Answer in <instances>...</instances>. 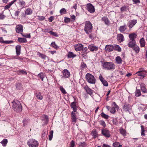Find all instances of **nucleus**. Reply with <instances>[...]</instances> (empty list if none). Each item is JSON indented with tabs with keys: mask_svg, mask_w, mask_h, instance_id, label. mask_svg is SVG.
Here are the masks:
<instances>
[{
	"mask_svg": "<svg viewBox=\"0 0 147 147\" xmlns=\"http://www.w3.org/2000/svg\"><path fill=\"white\" fill-rule=\"evenodd\" d=\"M124 37L123 34H118L117 37V39L119 42H121L124 40Z\"/></svg>",
	"mask_w": 147,
	"mask_h": 147,
	"instance_id": "obj_18",
	"label": "nucleus"
},
{
	"mask_svg": "<svg viewBox=\"0 0 147 147\" xmlns=\"http://www.w3.org/2000/svg\"><path fill=\"white\" fill-rule=\"evenodd\" d=\"M135 43L136 42L135 41L130 40L129 41V42L127 45L129 47L133 48L136 45Z\"/></svg>",
	"mask_w": 147,
	"mask_h": 147,
	"instance_id": "obj_22",
	"label": "nucleus"
},
{
	"mask_svg": "<svg viewBox=\"0 0 147 147\" xmlns=\"http://www.w3.org/2000/svg\"><path fill=\"white\" fill-rule=\"evenodd\" d=\"M102 20L104 22L105 24L109 26L110 24V21L107 17L104 16L102 18Z\"/></svg>",
	"mask_w": 147,
	"mask_h": 147,
	"instance_id": "obj_19",
	"label": "nucleus"
},
{
	"mask_svg": "<svg viewBox=\"0 0 147 147\" xmlns=\"http://www.w3.org/2000/svg\"><path fill=\"white\" fill-rule=\"evenodd\" d=\"M141 135L142 136H145V134L144 133L145 130L144 129V127L142 125H141Z\"/></svg>",
	"mask_w": 147,
	"mask_h": 147,
	"instance_id": "obj_40",
	"label": "nucleus"
},
{
	"mask_svg": "<svg viewBox=\"0 0 147 147\" xmlns=\"http://www.w3.org/2000/svg\"><path fill=\"white\" fill-rule=\"evenodd\" d=\"M102 66L104 69L107 70H114L115 68V65L111 62H103Z\"/></svg>",
	"mask_w": 147,
	"mask_h": 147,
	"instance_id": "obj_2",
	"label": "nucleus"
},
{
	"mask_svg": "<svg viewBox=\"0 0 147 147\" xmlns=\"http://www.w3.org/2000/svg\"><path fill=\"white\" fill-rule=\"evenodd\" d=\"M112 106L113 107H114L117 110H118L119 109L118 106L115 102H112Z\"/></svg>",
	"mask_w": 147,
	"mask_h": 147,
	"instance_id": "obj_48",
	"label": "nucleus"
},
{
	"mask_svg": "<svg viewBox=\"0 0 147 147\" xmlns=\"http://www.w3.org/2000/svg\"><path fill=\"white\" fill-rule=\"evenodd\" d=\"M144 73L145 74V73H147V71L144 70V69L141 68H140L139 71L137 72V73Z\"/></svg>",
	"mask_w": 147,
	"mask_h": 147,
	"instance_id": "obj_47",
	"label": "nucleus"
},
{
	"mask_svg": "<svg viewBox=\"0 0 147 147\" xmlns=\"http://www.w3.org/2000/svg\"><path fill=\"white\" fill-rule=\"evenodd\" d=\"M91 134L94 138L98 137V133L96 130H93L92 131Z\"/></svg>",
	"mask_w": 147,
	"mask_h": 147,
	"instance_id": "obj_24",
	"label": "nucleus"
},
{
	"mask_svg": "<svg viewBox=\"0 0 147 147\" xmlns=\"http://www.w3.org/2000/svg\"><path fill=\"white\" fill-rule=\"evenodd\" d=\"M86 79L88 82L91 84L95 83L96 80L93 75L89 73H87L86 75Z\"/></svg>",
	"mask_w": 147,
	"mask_h": 147,
	"instance_id": "obj_4",
	"label": "nucleus"
},
{
	"mask_svg": "<svg viewBox=\"0 0 147 147\" xmlns=\"http://www.w3.org/2000/svg\"><path fill=\"white\" fill-rule=\"evenodd\" d=\"M75 146V142L74 140H72L70 142V147H74Z\"/></svg>",
	"mask_w": 147,
	"mask_h": 147,
	"instance_id": "obj_60",
	"label": "nucleus"
},
{
	"mask_svg": "<svg viewBox=\"0 0 147 147\" xmlns=\"http://www.w3.org/2000/svg\"><path fill=\"white\" fill-rule=\"evenodd\" d=\"M27 144L29 147H37L38 145V143L35 139H29Z\"/></svg>",
	"mask_w": 147,
	"mask_h": 147,
	"instance_id": "obj_5",
	"label": "nucleus"
},
{
	"mask_svg": "<svg viewBox=\"0 0 147 147\" xmlns=\"http://www.w3.org/2000/svg\"><path fill=\"white\" fill-rule=\"evenodd\" d=\"M101 116L102 117L106 119H107L109 117V116L108 115L105 114L103 112H102L101 113Z\"/></svg>",
	"mask_w": 147,
	"mask_h": 147,
	"instance_id": "obj_43",
	"label": "nucleus"
},
{
	"mask_svg": "<svg viewBox=\"0 0 147 147\" xmlns=\"http://www.w3.org/2000/svg\"><path fill=\"white\" fill-rule=\"evenodd\" d=\"M18 41L20 42L25 43L27 42L26 39L24 38H19Z\"/></svg>",
	"mask_w": 147,
	"mask_h": 147,
	"instance_id": "obj_30",
	"label": "nucleus"
},
{
	"mask_svg": "<svg viewBox=\"0 0 147 147\" xmlns=\"http://www.w3.org/2000/svg\"><path fill=\"white\" fill-rule=\"evenodd\" d=\"M35 96L38 99L40 100H41L42 99V96L41 95L40 92L36 93L35 94Z\"/></svg>",
	"mask_w": 147,
	"mask_h": 147,
	"instance_id": "obj_33",
	"label": "nucleus"
},
{
	"mask_svg": "<svg viewBox=\"0 0 147 147\" xmlns=\"http://www.w3.org/2000/svg\"><path fill=\"white\" fill-rule=\"evenodd\" d=\"M16 31L17 33L22 34V33L23 32L22 25L21 24L16 25Z\"/></svg>",
	"mask_w": 147,
	"mask_h": 147,
	"instance_id": "obj_8",
	"label": "nucleus"
},
{
	"mask_svg": "<svg viewBox=\"0 0 147 147\" xmlns=\"http://www.w3.org/2000/svg\"><path fill=\"white\" fill-rule=\"evenodd\" d=\"M70 21V19L68 18L65 17L64 19V22L65 23H68Z\"/></svg>",
	"mask_w": 147,
	"mask_h": 147,
	"instance_id": "obj_56",
	"label": "nucleus"
},
{
	"mask_svg": "<svg viewBox=\"0 0 147 147\" xmlns=\"http://www.w3.org/2000/svg\"><path fill=\"white\" fill-rule=\"evenodd\" d=\"M135 34L134 33L131 34H129V37L131 40L135 41L134 40Z\"/></svg>",
	"mask_w": 147,
	"mask_h": 147,
	"instance_id": "obj_31",
	"label": "nucleus"
},
{
	"mask_svg": "<svg viewBox=\"0 0 147 147\" xmlns=\"http://www.w3.org/2000/svg\"><path fill=\"white\" fill-rule=\"evenodd\" d=\"M101 134L106 138H109L111 136L110 131L107 128L102 129L101 130Z\"/></svg>",
	"mask_w": 147,
	"mask_h": 147,
	"instance_id": "obj_6",
	"label": "nucleus"
},
{
	"mask_svg": "<svg viewBox=\"0 0 147 147\" xmlns=\"http://www.w3.org/2000/svg\"><path fill=\"white\" fill-rule=\"evenodd\" d=\"M71 106L73 109V111L76 112L77 110L76 102H74L71 103Z\"/></svg>",
	"mask_w": 147,
	"mask_h": 147,
	"instance_id": "obj_20",
	"label": "nucleus"
},
{
	"mask_svg": "<svg viewBox=\"0 0 147 147\" xmlns=\"http://www.w3.org/2000/svg\"><path fill=\"white\" fill-rule=\"evenodd\" d=\"M76 56V55H74L72 52H69L67 55V56L68 58H73Z\"/></svg>",
	"mask_w": 147,
	"mask_h": 147,
	"instance_id": "obj_36",
	"label": "nucleus"
},
{
	"mask_svg": "<svg viewBox=\"0 0 147 147\" xmlns=\"http://www.w3.org/2000/svg\"><path fill=\"white\" fill-rule=\"evenodd\" d=\"M100 124L103 127H106V124L104 121L101 120L100 121Z\"/></svg>",
	"mask_w": 147,
	"mask_h": 147,
	"instance_id": "obj_51",
	"label": "nucleus"
},
{
	"mask_svg": "<svg viewBox=\"0 0 147 147\" xmlns=\"http://www.w3.org/2000/svg\"><path fill=\"white\" fill-rule=\"evenodd\" d=\"M44 119H42V121H44L45 124H47L49 121V118L48 116L46 115H44Z\"/></svg>",
	"mask_w": 147,
	"mask_h": 147,
	"instance_id": "obj_29",
	"label": "nucleus"
},
{
	"mask_svg": "<svg viewBox=\"0 0 147 147\" xmlns=\"http://www.w3.org/2000/svg\"><path fill=\"white\" fill-rule=\"evenodd\" d=\"M51 46L55 49L57 48V46L55 42H52L51 44Z\"/></svg>",
	"mask_w": 147,
	"mask_h": 147,
	"instance_id": "obj_55",
	"label": "nucleus"
},
{
	"mask_svg": "<svg viewBox=\"0 0 147 147\" xmlns=\"http://www.w3.org/2000/svg\"><path fill=\"white\" fill-rule=\"evenodd\" d=\"M126 29V26H120L119 30L121 32H124Z\"/></svg>",
	"mask_w": 147,
	"mask_h": 147,
	"instance_id": "obj_34",
	"label": "nucleus"
},
{
	"mask_svg": "<svg viewBox=\"0 0 147 147\" xmlns=\"http://www.w3.org/2000/svg\"><path fill=\"white\" fill-rule=\"evenodd\" d=\"M38 19L40 21H42L44 20L45 19V17L43 16H38Z\"/></svg>",
	"mask_w": 147,
	"mask_h": 147,
	"instance_id": "obj_63",
	"label": "nucleus"
},
{
	"mask_svg": "<svg viewBox=\"0 0 147 147\" xmlns=\"http://www.w3.org/2000/svg\"><path fill=\"white\" fill-rule=\"evenodd\" d=\"M53 130H51L50 132L49 135V139L50 140H51L53 138Z\"/></svg>",
	"mask_w": 147,
	"mask_h": 147,
	"instance_id": "obj_42",
	"label": "nucleus"
},
{
	"mask_svg": "<svg viewBox=\"0 0 147 147\" xmlns=\"http://www.w3.org/2000/svg\"><path fill=\"white\" fill-rule=\"evenodd\" d=\"M104 85V86H108V83L105 80L104 81H103V82H102Z\"/></svg>",
	"mask_w": 147,
	"mask_h": 147,
	"instance_id": "obj_62",
	"label": "nucleus"
},
{
	"mask_svg": "<svg viewBox=\"0 0 147 147\" xmlns=\"http://www.w3.org/2000/svg\"><path fill=\"white\" fill-rule=\"evenodd\" d=\"M137 21L136 20H131L129 22L128 26L129 28H132L137 23Z\"/></svg>",
	"mask_w": 147,
	"mask_h": 147,
	"instance_id": "obj_14",
	"label": "nucleus"
},
{
	"mask_svg": "<svg viewBox=\"0 0 147 147\" xmlns=\"http://www.w3.org/2000/svg\"><path fill=\"white\" fill-rule=\"evenodd\" d=\"M71 18L72 20L71 21L72 22H74L75 21L76 17L74 15H73L71 16Z\"/></svg>",
	"mask_w": 147,
	"mask_h": 147,
	"instance_id": "obj_64",
	"label": "nucleus"
},
{
	"mask_svg": "<svg viewBox=\"0 0 147 147\" xmlns=\"http://www.w3.org/2000/svg\"><path fill=\"white\" fill-rule=\"evenodd\" d=\"M77 113L72 111L71 113V119L73 122L76 123V113Z\"/></svg>",
	"mask_w": 147,
	"mask_h": 147,
	"instance_id": "obj_17",
	"label": "nucleus"
},
{
	"mask_svg": "<svg viewBox=\"0 0 147 147\" xmlns=\"http://www.w3.org/2000/svg\"><path fill=\"white\" fill-rule=\"evenodd\" d=\"M7 139H3L1 142V143L3 146H5L7 143Z\"/></svg>",
	"mask_w": 147,
	"mask_h": 147,
	"instance_id": "obj_37",
	"label": "nucleus"
},
{
	"mask_svg": "<svg viewBox=\"0 0 147 147\" xmlns=\"http://www.w3.org/2000/svg\"><path fill=\"white\" fill-rule=\"evenodd\" d=\"M87 9L90 12L93 13L95 11L94 7L90 3L88 4L87 5Z\"/></svg>",
	"mask_w": 147,
	"mask_h": 147,
	"instance_id": "obj_10",
	"label": "nucleus"
},
{
	"mask_svg": "<svg viewBox=\"0 0 147 147\" xmlns=\"http://www.w3.org/2000/svg\"><path fill=\"white\" fill-rule=\"evenodd\" d=\"M115 60L117 64H120L121 63L122 60L119 56L117 57L115 59Z\"/></svg>",
	"mask_w": 147,
	"mask_h": 147,
	"instance_id": "obj_27",
	"label": "nucleus"
},
{
	"mask_svg": "<svg viewBox=\"0 0 147 147\" xmlns=\"http://www.w3.org/2000/svg\"><path fill=\"white\" fill-rule=\"evenodd\" d=\"M38 76L41 79L42 81H43V78L45 77V75L42 72L38 74Z\"/></svg>",
	"mask_w": 147,
	"mask_h": 147,
	"instance_id": "obj_35",
	"label": "nucleus"
},
{
	"mask_svg": "<svg viewBox=\"0 0 147 147\" xmlns=\"http://www.w3.org/2000/svg\"><path fill=\"white\" fill-rule=\"evenodd\" d=\"M115 50H117L118 51L120 52L121 51V49L120 47L118 45L115 46Z\"/></svg>",
	"mask_w": 147,
	"mask_h": 147,
	"instance_id": "obj_52",
	"label": "nucleus"
},
{
	"mask_svg": "<svg viewBox=\"0 0 147 147\" xmlns=\"http://www.w3.org/2000/svg\"><path fill=\"white\" fill-rule=\"evenodd\" d=\"M37 55L42 59H46V56L39 52H38V53Z\"/></svg>",
	"mask_w": 147,
	"mask_h": 147,
	"instance_id": "obj_45",
	"label": "nucleus"
},
{
	"mask_svg": "<svg viewBox=\"0 0 147 147\" xmlns=\"http://www.w3.org/2000/svg\"><path fill=\"white\" fill-rule=\"evenodd\" d=\"M16 1V0H13L10 3H9L8 4H7V5L5 6L4 7V9H8L10 7V6Z\"/></svg>",
	"mask_w": 147,
	"mask_h": 147,
	"instance_id": "obj_21",
	"label": "nucleus"
},
{
	"mask_svg": "<svg viewBox=\"0 0 147 147\" xmlns=\"http://www.w3.org/2000/svg\"><path fill=\"white\" fill-rule=\"evenodd\" d=\"M59 88L60 90L61 91V92L63 93L64 94H66L67 92H66L65 90L62 86H60Z\"/></svg>",
	"mask_w": 147,
	"mask_h": 147,
	"instance_id": "obj_49",
	"label": "nucleus"
},
{
	"mask_svg": "<svg viewBox=\"0 0 147 147\" xmlns=\"http://www.w3.org/2000/svg\"><path fill=\"white\" fill-rule=\"evenodd\" d=\"M88 49L91 51H96L98 50V48L93 44H91L88 46Z\"/></svg>",
	"mask_w": 147,
	"mask_h": 147,
	"instance_id": "obj_12",
	"label": "nucleus"
},
{
	"mask_svg": "<svg viewBox=\"0 0 147 147\" xmlns=\"http://www.w3.org/2000/svg\"><path fill=\"white\" fill-rule=\"evenodd\" d=\"M84 88L87 94H89L92 96H93L94 90H92L87 85L85 86Z\"/></svg>",
	"mask_w": 147,
	"mask_h": 147,
	"instance_id": "obj_7",
	"label": "nucleus"
},
{
	"mask_svg": "<svg viewBox=\"0 0 147 147\" xmlns=\"http://www.w3.org/2000/svg\"><path fill=\"white\" fill-rule=\"evenodd\" d=\"M127 8L126 6H123L121 7V10L122 11H126L127 10Z\"/></svg>",
	"mask_w": 147,
	"mask_h": 147,
	"instance_id": "obj_61",
	"label": "nucleus"
},
{
	"mask_svg": "<svg viewBox=\"0 0 147 147\" xmlns=\"http://www.w3.org/2000/svg\"><path fill=\"white\" fill-rule=\"evenodd\" d=\"M134 50V51L136 53H138L140 51V48L139 47L136 45L133 47Z\"/></svg>",
	"mask_w": 147,
	"mask_h": 147,
	"instance_id": "obj_28",
	"label": "nucleus"
},
{
	"mask_svg": "<svg viewBox=\"0 0 147 147\" xmlns=\"http://www.w3.org/2000/svg\"><path fill=\"white\" fill-rule=\"evenodd\" d=\"M60 13L61 15L65 14L66 13V10L64 8H63L60 11Z\"/></svg>",
	"mask_w": 147,
	"mask_h": 147,
	"instance_id": "obj_44",
	"label": "nucleus"
},
{
	"mask_svg": "<svg viewBox=\"0 0 147 147\" xmlns=\"http://www.w3.org/2000/svg\"><path fill=\"white\" fill-rule=\"evenodd\" d=\"M113 49V46L112 45H107L106 46L105 50L109 52L112 51Z\"/></svg>",
	"mask_w": 147,
	"mask_h": 147,
	"instance_id": "obj_15",
	"label": "nucleus"
},
{
	"mask_svg": "<svg viewBox=\"0 0 147 147\" xmlns=\"http://www.w3.org/2000/svg\"><path fill=\"white\" fill-rule=\"evenodd\" d=\"M88 48L86 47L84 48L83 47L82 49V57L85 59L86 58L87 54L88 53Z\"/></svg>",
	"mask_w": 147,
	"mask_h": 147,
	"instance_id": "obj_11",
	"label": "nucleus"
},
{
	"mask_svg": "<svg viewBox=\"0 0 147 147\" xmlns=\"http://www.w3.org/2000/svg\"><path fill=\"white\" fill-rule=\"evenodd\" d=\"M140 42L141 47H144L145 46V41L144 39L143 38H142L140 39Z\"/></svg>",
	"mask_w": 147,
	"mask_h": 147,
	"instance_id": "obj_25",
	"label": "nucleus"
},
{
	"mask_svg": "<svg viewBox=\"0 0 147 147\" xmlns=\"http://www.w3.org/2000/svg\"><path fill=\"white\" fill-rule=\"evenodd\" d=\"M16 88L17 89L20 90V89L22 88L21 84L20 83H18L16 84Z\"/></svg>",
	"mask_w": 147,
	"mask_h": 147,
	"instance_id": "obj_46",
	"label": "nucleus"
},
{
	"mask_svg": "<svg viewBox=\"0 0 147 147\" xmlns=\"http://www.w3.org/2000/svg\"><path fill=\"white\" fill-rule=\"evenodd\" d=\"M74 47L76 51H78L82 50L83 47V45L81 44H78L75 45Z\"/></svg>",
	"mask_w": 147,
	"mask_h": 147,
	"instance_id": "obj_13",
	"label": "nucleus"
},
{
	"mask_svg": "<svg viewBox=\"0 0 147 147\" xmlns=\"http://www.w3.org/2000/svg\"><path fill=\"white\" fill-rule=\"evenodd\" d=\"M119 130L120 133L123 136H126V131L125 130L123 129L122 128H121Z\"/></svg>",
	"mask_w": 147,
	"mask_h": 147,
	"instance_id": "obj_39",
	"label": "nucleus"
},
{
	"mask_svg": "<svg viewBox=\"0 0 147 147\" xmlns=\"http://www.w3.org/2000/svg\"><path fill=\"white\" fill-rule=\"evenodd\" d=\"M63 78H68L70 76V73L69 71L67 69H65L62 71Z\"/></svg>",
	"mask_w": 147,
	"mask_h": 147,
	"instance_id": "obj_9",
	"label": "nucleus"
},
{
	"mask_svg": "<svg viewBox=\"0 0 147 147\" xmlns=\"http://www.w3.org/2000/svg\"><path fill=\"white\" fill-rule=\"evenodd\" d=\"M19 73L20 74H22L24 75H26L27 74L26 72V71L24 70H20L18 71Z\"/></svg>",
	"mask_w": 147,
	"mask_h": 147,
	"instance_id": "obj_53",
	"label": "nucleus"
},
{
	"mask_svg": "<svg viewBox=\"0 0 147 147\" xmlns=\"http://www.w3.org/2000/svg\"><path fill=\"white\" fill-rule=\"evenodd\" d=\"M13 104L12 109L17 112H20L22 111V106L20 102L18 100H14L12 102Z\"/></svg>",
	"mask_w": 147,
	"mask_h": 147,
	"instance_id": "obj_1",
	"label": "nucleus"
},
{
	"mask_svg": "<svg viewBox=\"0 0 147 147\" xmlns=\"http://www.w3.org/2000/svg\"><path fill=\"white\" fill-rule=\"evenodd\" d=\"M113 147H121L122 146L121 145L119 144V143L115 142L113 143Z\"/></svg>",
	"mask_w": 147,
	"mask_h": 147,
	"instance_id": "obj_41",
	"label": "nucleus"
},
{
	"mask_svg": "<svg viewBox=\"0 0 147 147\" xmlns=\"http://www.w3.org/2000/svg\"><path fill=\"white\" fill-rule=\"evenodd\" d=\"M13 42V41L12 40H3V43H5L6 44H9Z\"/></svg>",
	"mask_w": 147,
	"mask_h": 147,
	"instance_id": "obj_58",
	"label": "nucleus"
},
{
	"mask_svg": "<svg viewBox=\"0 0 147 147\" xmlns=\"http://www.w3.org/2000/svg\"><path fill=\"white\" fill-rule=\"evenodd\" d=\"M135 95L136 96H139L141 95V93L140 90L136 89L135 92Z\"/></svg>",
	"mask_w": 147,
	"mask_h": 147,
	"instance_id": "obj_38",
	"label": "nucleus"
},
{
	"mask_svg": "<svg viewBox=\"0 0 147 147\" xmlns=\"http://www.w3.org/2000/svg\"><path fill=\"white\" fill-rule=\"evenodd\" d=\"M92 30V26L89 21H86L85 23L84 30L86 34L90 33Z\"/></svg>",
	"mask_w": 147,
	"mask_h": 147,
	"instance_id": "obj_3",
	"label": "nucleus"
},
{
	"mask_svg": "<svg viewBox=\"0 0 147 147\" xmlns=\"http://www.w3.org/2000/svg\"><path fill=\"white\" fill-rule=\"evenodd\" d=\"M19 2L23 7H24L25 5V3L24 1L22 0H19Z\"/></svg>",
	"mask_w": 147,
	"mask_h": 147,
	"instance_id": "obj_59",
	"label": "nucleus"
},
{
	"mask_svg": "<svg viewBox=\"0 0 147 147\" xmlns=\"http://www.w3.org/2000/svg\"><path fill=\"white\" fill-rule=\"evenodd\" d=\"M29 121V120L28 119H24L23 121V122L24 123V126H25L26 125H27L28 123V122Z\"/></svg>",
	"mask_w": 147,
	"mask_h": 147,
	"instance_id": "obj_54",
	"label": "nucleus"
},
{
	"mask_svg": "<svg viewBox=\"0 0 147 147\" xmlns=\"http://www.w3.org/2000/svg\"><path fill=\"white\" fill-rule=\"evenodd\" d=\"M123 109L125 111H129L131 109V105L129 104H125L123 107Z\"/></svg>",
	"mask_w": 147,
	"mask_h": 147,
	"instance_id": "obj_16",
	"label": "nucleus"
},
{
	"mask_svg": "<svg viewBox=\"0 0 147 147\" xmlns=\"http://www.w3.org/2000/svg\"><path fill=\"white\" fill-rule=\"evenodd\" d=\"M116 110L117 109L114 107H112L111 109L110 112L113 114H115V113Z\"/></svg>",
	"mask_w": 147,
	"mask_h": 147,
	"instance_id": "obj_50",
	"label": "nucleus"
},
{
	"mask_svg": "<svg viewBox=\"0 0 147 147\" xmlns=\"http://www.w3.org/2000/svg\"><path fill=\"white\" fill-rule=\"evenodd\" d=\"M140 87L141 90L142 92L144 93H147V90L144 85H141Z\"/></svg>",
	"mask_w": 147,
	"mask_h": 147,
	"instance_id": "obj_26",
	"label": "nucleus"
},
{
	"mask_svg": "<svg viewBox=\"0 0 147 147\" xmlns=\"http://www.w3.org/2000/svg\"><path fill=\"white\" fill-rule=\"evenodd\" d=\"M32 13V9L30 8L27 9L25 11V13L26 15H29L31 14Z\"/></svg>",
	"mask_w": 147,
	"mask_h": 147,
	"instance_id": "obj_32",
	"label": "nucleus"
},
{
	"mask_svg": "<svg viewBox=\"0 0 147 147\" xmlns=\"http://www.w3.org/2000/svg\"><path fill=\"white\" fill-rule=\"evenodd\" d=\"M86 67V65L84 62H83L81 63V67L82 69H83L84 68Z\"/></svg>",
	"mask_w": 147,
	"mask_h": 147,
	"instance_id": "obj_57",
	"label": "nucleus"
},
{
	"mask_svg": "<svg viewBox=\"0 0 147 147\" xmlns=\"http://www.w3.org/2000/svg\"><path fill=\"white\" fill-rule=\"evenodd\" d=\"M16 52L17 55L18 56L20 54L21 51V46L20 45H18L16 47Z\"/></svg>",
	"mask_w": 147,
	"mask_h": 147,
	"instance_id": "obj_23",
	"label": "nucleus"
}]
</instances>
